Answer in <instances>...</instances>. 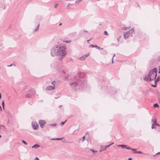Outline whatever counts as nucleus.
Masks as SVG:
<instances>
[{
  "instance_id": "14",
  "label": "nucleus",
  "mask_w": 160,
  "mask_h": 160,
  "mask_svg": "<svg viewBox=\"0 0 160 160\" xmlns=\"http://www.w3.org/2000/svg\"><path fill=\"white\" fill-rule=\"evenodd\" d=\"M39 24L37 26L36 28L34 30L33 32H35L36 31H38L39 28Z\"/></svg>"
},
{
  "instance_id": "22",
  "label": "nucleus",
  "mask_w": 160,
  "mask_h": 160,
  "mask_svg": "<svg viewBox=\"0 0 160 160\" xmlns=\"http://www.w3.org/2000/svg\"><path fill=\"white\" fill-rule=\"evenodd\" d=\"M95 48H96V49H100V50L103 49V48H100V47H99V46H98L97 45H96L95 46Z\"/></svg>"
},
{
  "instance_id": "50",
  "label": "nucleus",
  "mask_w": 160,
  "mask_h": 160,
  "mask_svg": "<svg viewBox=\"0 0 160 160\" xmlns=\"http://www.w3.org/2000/svg\"><path fill=\"white\" fill-rule=\"evenodd\" d=\"M67 79H68V78L67 77H66L65 78V80H67Z\"/></svg>"
},
{
  "instance_id": "42",
  "label": "nucleus",
  "mask_w": 160,
  "mask_h": 160,
  "mask_svg": "<svg viewBox=\"0 0 160 160\" xmlns=\"http://www.w3.org/2000/svg\"><path fill=\"white\" fill-rule=\"evenodd\" d=\"M74 4H70V3H69L68 5V6H67V7H68L70 5H73Z\"/></svg>"
},
{
  "instance_id": "46",
  "label": "nucleus",
  "mask_w": 160,
  "mask_h": 160,
  "mask_svg": "<svg viewBox=\"0 0 160 160\" xmlns=\"http://www.w3.org/2000/svg\"><path fill=\"white\" fill-rule=\"evenodd\" d=\"M117 40L118 41V42L119 41V38H118L117 39Z\"/></svg>"
},
{
  "instance_id": "9",
  "label": "nucleus",
  "mask_w": 160,
  "mask_h": 160,
  "mask_svg": "<svg viewBox=\"0 0 160 160\" xmlns=\"http://www.w3.org/2000/svg\"><path fill=\"white\" fill-rule=\"evenodd\" d=\"M89 53L85 54L80 57L79 59L81 60H84L86 57L89 56Z\"/></svg>"
},
{
  "instance_id": "37",
  "label": "nucleus",
  "mask_w": 160,
  "mask_h": 160,
  "mask_svg": "<svg viewBox=\"0 0 160 160\" xmlns=\"http://www.w3.org/2000/svg\"><path fill=\"white\" fill-rule=\"evenodd\" d=\"M85 136H83L82 138V140H83V141H84L85 139Z\"/></svg>"
},
{
  "instance_id": "27",
  "label": "nucleus",
  "mask_w": 160,
  "mask_h": 160,
  "mask_svg": "<svg viewBox=\"0 0 160 160\" xmlns=\"http://www.w3.org/2000/svg\"><path fill=\"white\" fill-rule=\"evenodd\" d=\"M156 79L158 81H159L160 80V76H158L157 78Z\"/></svg>"
},
{
  "instance_id": "41",
  "label": "nucleus",
  "mask_w": 160,
  "mask_h": 160,
  "mask_svg": "<svg viewBox=\"0 0 160 160\" xmlns=\"http://www.w3.org/2000/svg\"><path fill=\"white\" fill-rule=\"evenodd\" d=\"M51 139L52 140H56V138H52Z\"/></svg>"
},
{
  "instance_id": "24",
  "label": "nucleus",
  "mask_w": 160,
  "mask_h": 160,
  "mask_svg": "<svg viewBox=\"0 0 160 160\" xmlns=\"http://www.w3.org/2000/svg\"><path fill=\"white\" fill-rule=\"evenodd\" d=\"M56 124L55 123L53 124H51L49 125L50 126H52L53 127H55L56 126Z\"/></svg>"
},
{
  "instance_id": "40",
  "label": "nucleus",
  "mask_w": 160,
  "mask_h": 160,
  "mask_svg": "<svg viewBox=\"0 0 160 160\" xmlns=\"http://www.w3.org/2000/svg\"><path fill=\"white\" fill-rule=\"evenodd\" d=\"M158 61H160V56L158 57Z\"/></svg>"
},
{
  "instance_id": "58",
  "label": "nucleus",
  "mask_w": 160,
  "mask_h": 160,
  "mask_svg": "<svg viewBox=\"0 0 160 160\" xmlns=\"http://www.w3.org/2000/svg\"><path fill=\"white\" fill-rule=\"evenodd\" d=\"M115 56V54H114L113 55V57H114V56Z\"/></svg>"
},
{
  "instance_id": "25",
  "label": "nucleus",
  "mask_w": 160,
  "mask_h": 160,
  "mask_svg": "<svg viewBox=\"0 0 160 160\" xmlns=\"http://www.w3.org/2000/svg\"><path fill=\"white\" fill-rule=\"evenodd\" d=\"M2 105L3 107V108L4 110V101H2Z\"/></svg>"
},
{
  "instance_id": "51",
  "label": "nucleus",
  "mask_w": 160,
  "mask_h": 160,
  "mask_svg": "<svg viewBox=\"0 0 160 160\" xmlns=\"http://www.w3.org/2000/svg\"><path fill=\"white\" fill-rule=\"evenodd\" d=\"M93 152H97V151H94L93 150H92V151Z\"/></svg>"
},
{
  "instance_id": "61",
  "label": "nucleus",
  "mask_w": 160,
  "mask_h": 160,
  "mask_svg": "<svg viewBox=\"0 0 160 160\" xmlns=\"http://www.w3.org/2000/svg\"><path fill=\"white\" fill-rule=\"evenodd\" d=\"M2 137V135H0V138H1Z\"/></svg>"
},
{
  "instance_id": "54",
  "label": "nucleus",
  "mask_w": 160,
  "mask_h": 160,
  "mask_svg": "<svg viewBox=\"0 0 160 160\" xmlns=\"http://www.w3.org/2000/svg\"><path fill=\"white\" fill-rule=\"evenodd\" d=\"M160 154V152H159L158 153H156V154Z\"/></svg>"
},
{
  "instance_id": "55",
  "label": "nucleus",
  "mask_w": 160,
  "mask_h": 160,
  "mask_svg": "<svg viewBox=\"0 0 160 160\" xmlns=\"http://www.w3.org/2000/svg\"><path fill=\"white\" fill-rule=\"evenodd\" d=\"M0 108L1 109V111H2V109L1 108V107L0 105Z\"/></svg>"
},
{
  "instance_id": "30",
  "label": "nucleus",
  "mask_w": 160,
  "mask_h": 160,
  "mask_svg": "<svg viewBox=\"0 0 160 160\" xmlns=\"http://www.w3.org/2000/svg\"><path fill=\"white\" fill-rule=\"evenodd\" d=\"M104 35H108V34L107 32L106 31H104Z\"/></svg>"
},
{
  "instance_id": "59",
  "label": "nucleus",
  "mask_w": 160,
  "mask_h": 160,
  "mask_svg": "<svg viewBox=\"0 0 160 160\" xmlns=\"http://www.w3.org/2000/svg\"><path fill=\"white\" fill-rule=\"evenodd\" d=\"M151 121H152V122H154V121H153V119H152L151 120Z\"/></svg>"
},
{
  "instance_id": "2",
  "label": "nucleus",
  "mask_w": 160,
  "mask_h": 160,
  "mask_svg": "<svg viewBox=\"0 0 160 160\" xmlns=\"http://www.w3.org/2000/svg\"><path fill=\"white\" fill-rule=\"evenodd\" d=\"M87 81L84 80L83 81L80 79H78L77 77L75 76L73 78V82L70 83L69 85L72 87H76L79 86L80 88L79 89H84L86 88V85L87 84Z\"/></svg>"
},
{
  "instance_id": "20",
  "label": "nucleus",
  "mask_w": 160,
  "mask_h": 160,
  "mask_svg": "<svg viewBox=\"0 0 160 160\" xmlns=\"http://www.w3.org/2000/svg\"><path fill=\"white\" fill-rule=\"evenodd\" d=\"M102 53L104 54H107L108 53V52L107 51L105 50H103L102 51Z\"/></svg>"
},
{
  "instance_id": "48",
  "label": "nucleus",
  "mask_w": 160,
  "mask_h": 160,
  "mask_svg": "<svg viewBox=\"0 0 160 160\" xmlns=\"http://www.w3.org/2000/svg\"><path fill=\"white\" fill-rule=\"evenodd\" d=\"M113 57L112 58V63H113Z\"/></svg>"
},
{
  "instance_id": "39",
  "label": "nucleus",
  "mask_w": 160,
  "mask_h": 160,
  "mask_svg": "<svg viewBox=\"0 0 160 160\" xmlns=\"http://www.w3.org/2000/svg\"><path fill=\"white\" fill-rule=\"evenodd\" d=\"M35 160H39V159L38 158L36 157L35 159Z\"/></svg>"
},
{
  "instance_id": "26",
  "label": "nucleus",
  "mask_w": 160,
  "mask_h": 160,
  "mask_svg": "<svg viewBox=\"0 0 160 160\" xmlns=\"http://www.w3.org/2000/svg\"><path fill=\"white\" fill-rule=\"evenodd\" d=\"M154 123H153L152 124V125L151 128L152 129H154V128H156L154 126Z\"/></svg>"
},
{
  "instance_id": "10",
  "label": "nucleus",
  "mask_w": 160,
  "mask_h": 160,
  "mask_svg": "<svg viewBox=\"0 0 160 160\" xmlns=\"http://www.w3.org/2000/svg\"><path fill=\"white\" fill-rule=\"evenodd\" d=\"M54 89V86L52 85L48 86L46 88V90H51Z\"/></svg>"
},
{
  "instance_id": "49",
  "label": "nucleus",
  "mask_w": 160,
  "mask_h": 160,
  "mask_svg": "<svg viewBox=\"0 0 160 160\" xmlns=\"http://www.w3.org/2000/svg\"><path fill=\"white\" fill-rule=\"evenodd\" d=\"M128 160H132V158H129Z\"/></svg>"
},
{
  "instance_id": "36",
  "label": "nucleus",
  "mask_w": 160,
  "mask_h": 160,
  "mask_svg": "<svg viewBox=\"0 0 160 160\" xmlns=\"http://www.w3.org/2000/svg\"><path fill=\"white\" fill-rule=\"evenodd\" d=\"M122 29L123 30H126L127 29V28H126L125 27H123L122 28Z\"/></svg>"
},
{
  "instance_id": "57",
  "label": "nucleus",
  "mask_w": 160,
  "mask_h": 160,
  "mask_svg": "<svg viewBox=\"0 0 160 160\" xmlns=\"http://www.w3.org/2000/svg\"><path fill=\"white\" fill-rule=\"evenodd\" d=\"M62 23H60L59 24V26H60V25H62Z\"/></svg>"
},
{
  "instance_id": "3",
  "label": "nucleus",
  "mask_w": 160,
  "mask_h": 160,
  "mask_svg": "<svg viewBox=\"0 0 160 160\" xmlns=\"http://www.w3.org/2000/svg\"><path fill=\"white\" fill-rule=\"evenodd\" d=\"M157 69L156 68H154L150 70L149 72V73L143 78V79L148 82L155 80L157 76Z\"/></svg>"
},
{
  "instance_id": "52",
  "label": "nucleus",
  "mask_w": 160,
  "mask_h": 160,
  "mask_svg": "<svg viewBox=\"0 0 160 160\" xmlns=\"http://www.w3.org/2000/svg\"><path fill=\"white\" fill-rule=\"evenodd\" d=\"M90 39H89V40H87V42H88V43H89V41H90Z\"/></svg>"
},
{
  "instance_id": "32",
  "label": "nucleus",
  "mask_w": 160,
  "mask_h": 160,
  "mask_svg": "<svg viewBox=\"0 0 160 160\" xmlns=\"http://www.w3.org/2000/svg\"><path fill=\"white\" fill-rule=\"evenodd\" d=\"M130 150H131L133 151H134L135 152H136V149H135L131 148H130Z\"/></svg>"
},
{
  "instance_id": "6",
  "label": "nucleus",
  "mask_w": 160,
  "mask_h": 160,
  "mask_svg": "<svg viewBox=\"0 0 160 160\" xmlns=\"http://www.w3.org/2000/svg\"><path fill=\"white\" fill-rule=\"evenodd\" d=\"M32 128L34 130L37 129L38 127V124L36 122H33L32 123Z\"/></svg>"
},
{
  "instance_id": "23",
  "label": "nucleus",
  "mask_w": 160,
  "mask_h": 160,
  "mask_svg": "<svg viewBox=\"0 0 160 160\" xmlns=\"http://www.w3.org/2000/svg\"><path fill=\"white\" fill-rule=\"evenodd\" d=\"M22 142L25 145H28V143L26 142L24 140H22Z\"/></svg>"
},
{
  "instance_id": "13",
  "label": "nucleus",
  "mask_w": 160,
  "mask_h": 160,
  "mask_svg": "<svg viewBox=\"0 0 160 160\" xmlns=\"http://www.w3.org/2000/svg\"><path fill=\"white\" fill-rule=\"evenodd\" d=\"M40 147V146L38 144H35L32 146V148H33L37 149Z\"/></svg>"
},
{
  "instance_id": "38",
  "label": "nucleus",
  "mask_w": 160,
  "mask_h": 160,
  "mask_svg": "<svg viewBox=\"0 0 160 160\" xmlns=\"http://www.w3.org/2000/svg\"><path fill=\"white\" fill-rule=\"evenodd\" d=\"M158 80H157L156 79L155 80V81H154V83H155V84H156L157 82H158Z\"/></svg>"
},
{
  "instance_id": "45",
  "label": "nucleus",
  "mask_w": 160,
  "mask_h": 160,
  "mask_svg": "<svg viewBox=\"0 0 160 160\" xmlns=\"http://www.w3.org/2000/svg\"><path fill=\"white\" fill-rule=\"evenodd\" d=\"M55 82V81H53V82H52V84L53 85V86H54V82Z\"/></svg>"
},
{
  "instance_id": "5",
  "label": "nucleus",
  "mask_w": 160,
  "mask_h": 160,
  "mask_svg": "<svg viewBox=\"0 0 160 160\" xmlns=\"http://www.w3.org/2000/svg\"><path fill=\"white\" fill-rule=\"evenodd\" d=\"M39 122L40 126L41 128H43L45 124L46 123V122L43 120H39Z\"/></svg>"
},
{
  "instance_id": "1",
  "label": "nucleus",
  "mask_w": 160,
  "mask_h": 160,
  "mask_svg": "<svg viewBox=\"0 0 160 160\" xmlns=\"http://www.w3.org/2000/svg\"><path fill=\"white\" fill-rule=\"evenodd\" d=\"M66 48L65 46H58V45L55 46L51 49V54L52 56H57L60 57L58 59L62 60L67 54Z\"/></svg>"
},
{
  "instance_id": "35",
  "label": "nucleus",
  "mask_w": 160,
  "mask_h": 160,
  "mask_svg": "<svg viewBox=\"0 0 160 160\" xmlns=\"http://www.w3.org/2000/svg\"><path fill=\"white\" fill-rule=\"evenodd\" d=\"M58 5V3L55 4V5L54 8H56Z\"/></svg>"
},
{
  "instance_id": "53",
  "label": "nucleus",
  "mask_w": 160,
  "mask_h": 160,
  "mask_svg": "<svg viewBox=\"0 0 160 160\" xmlns=\"http://www.w3.org/2000/svg\"><path fill=\"white\" fill-rule=\"evenodd\" d=\"M61 106H62V105H59V108H61Z\"/></svg>"
},
{
  "instance_id": "33",
  "label": "nucleus",
  "mask_w": 160,
  "mask_h": 160,
  "mask_svg": "<svg viewBox=\"0 0 160 160\" xmlns=\"http://www.w3.org/2000/svg\"><path fill=\"white\" fill-rule=\"evenodd\" d=\"M64 42H66V43H69L71 42L70 41H68V40L65 41Z\"/></svg>"
},
{
  "instance_id": "12",
  "label": "nucleus",
  "mask_w": 160,
  "mask_h": 160,
  "mask_svg": "<svg viewBox=\"0 0 160 160\" xmlns=\"http://www.w3.org/2000/svg\"><path fill=\"white\" fill-rule=\"evenodd\" d=\"M101 149L100 150V152L102 151H104L106 150V148L105 147V146H103L101 145L100 147Z\"/></svg>"
},
{
  "instance_id": "34",
  "label": "nucleus",
  "mask_w": 160,
  "mask_h": 160,
  "mask_svg": "<svg viewBox=\"0 0 160 160\" xmlns=\"http://www.w3.org/2000/svg\"><path fill=\"white\" fill-rule=\"evenodd\" d=\"M156 85H157V84H155L154 85L152 84V87H156Z\"/></svg>"
},
{
  "instance_id": "60",
  "label": "nucleus",
  "mask_w": 160,
  "mask_h": 160,
  "mask_svg": "<svg viewBox=\"0 0 160 160\" xmlns=\"http://www.w3.org/2000/svg\"><path fill=\"white\" fill-rule=\"evenodd\" d=\"M121 36H120L118 38H121Z\"/></svg>"
},
{
  "instance_id": "17",
  "label": "nucleus",
  "mask_w": 160,
  "mask_h": 160,
  "mask_svg": "<svg viewBox=\"0 0 160 160\" xmlns=\"http://www.w3.org/2000/svg\"><path fill=\"white\" fill-rule=\"evenodd\" d=\"M153 106L155 108H159V106L157 103H155L153 105Z\"/></svg>"
},
{
  "instance_id": "44",
  "label": "nucleus",
  "mask_w": 160,
  "mask_h": 160,
  "mask_svg": "<svg viewBox=\"0 0 160 160\" xmlns=\"http://www.w3.org/2000/svg\"><path fill=\"white\" fill-rule=\"evenodd\" d=\"M12 66V64H11V65H8L7 66L8 67H9Z\"/></svg>"
},
{
  "instance_id": "31",
  "label": "nucleus",
  "mask_w": 160,
  "mask_h": 160,
  "mask_svg": "<svg viewBox=\"0 0 160 160\" xmlns=\"http://www.w3.org/2000/svg\"><path fill=\"white\" fill-rule=\"evenodd\" d=\"M82 0H77V1H76L75 2V3H79V2L82 1Z\"/></svg>"
},
{
  "instance_id": "4",
  "label": "nucleus",
  "mask_w": 160,
  "mask_h": 160,
  "mask_svg": "<svg viewBox=\"0 0 160 160\" xmlns=\"http://www.w3.org/2000/svg\"><path fill=\"white\" fill-rule=\"evenodd\" d=\"M134 30L133 29H131L129 31L126 32L124 34V37L125 39H126L128 38L130 36H132L133 33L134 32Z\"/></svg>"
},
{
  "instance_id": "8",
  "label": "nucleus",
  "mask_w": 160,
  "mask_h": 160,
  "mask_svg": "<svg viewBox=\"0 0 160 160\" xmlns=\"http://www.w3.org/2000/svg\"><path fill=\"white\" fill-rule=\"evenodd\" d=\"M78 75L79 78H82L84 77L85 74L84 73L80 72L78 73Z\"/></svg>"
},
{
  "instance_id": "29",
  "label": "nucleus",
  "mask_w": 160,
  "mask_h": 160,
  "mask_svg": "<svg viewBox=\"0 0 160 160\" xmlns=\"http://www.w3.org/2000/svg\"><path fill=\"white\" fill-rule=\"evenodd\" d=\"M95 46L96 45H89V47H92V48H94V47H95Z\"/></svg>"
},
{
  "instance_id": "16",
  "label": "nucleus",
  "mask_w": 160,
  "mask_h": 160,
  "mask_svg": "<svg viewBox=\"0 0 160 160\" xmlns=\"http://www.w3.org/2000/svg\"><path fill=\"white\" fill-rule=\"evenodd\" d=\"M32 97L31 94H30L29 93H28L26 94V98H31Z\"/></svg>"
},
{
  "instance_id": "62",
  "label": "nucleus",
  "mask_w": 160,
  "mask_h": 160,
  "mask_svg": "<svg viewBox=\"0 0 160 160\" xmlns=\"http://www.w3.org/2000/svg\"><path fill=\"white\" fill-rule=\"evenodd\" d=\"M101 25V24H100L99 25H100H100Z\"/></svg>"
},
{
  "instance_id": "11",
  "label": "nucleus",
  "mask_w": 160,
  "mask_h": 160,
  "mask_svg": "<svg viewBox=\"0 0 160 160\" xmlns=\"http://www.w3.org/2000/svg\"><path fill=\"white\" fill-rule=\"evenodd\" d=\"M29 93L31 94L32 96L33 95L35 94V91L34 90L32 89L31 90L29 91Z\"/></svg>"
},
{
  "instance_id": "15",
  "label": "nucleus",
  "mask_w": 160,
  "mask_h": 160,
  "mask_svg": "<svg viewBox=\"0 0 160 160\" xmlns=\"http://www.w3.org/2000/svg\"><path fill=\"white\" fill-rule=\"evenodd\" d=\"M153 123L155 126H157L159 127L160 125L156 122V119H155L153 122Z\"/></svg>"
},
{
  "instance_id": "43",
  "label": "nucleus",
  "mask_w": 160,
  "mask_h": 160,
  "mask_svg": "<svg viewBox=\"0 0 160 160\" xmlns=\"http://www.w3.org/2000/svg\"><path fill=\"white\" fill-rule=\"evenodd\" d=\"M158 72L159 73H160V66H159V71Z\"/></svg>"
},
{
  "instance_id": "21",
  "label": "nucleus",
  "mask_w": 160,
  "mask_h": 160,
  "mask_svg": "<svg viewBox=\"0 0 160 160\" xmlns=\"http://www.w3.org/2000/svg\"><path fill=\"white\" fill-rule=\"evenodd\" d=\"M133 153H137L140 154H141L142 153V152L141 151H136L133 152Z\"/></svg>"
},
{
  "instance_id": "28",
  "label": "nucleus",
  "mask_w": 160,
  "mask_h": 160,
  "mask_svg": "<svg viewBox=\"0 0 160 160\" xmlns=\"http://www.w3.org/2000/svg\"><path fill=\"white\" fill-rule=\"evenodd\" d=\"M63 138H56V140H62L63 139Z\"/></svg>"
},
{
  "instance_id": "56",
  "label": "nucleus",
  "mask_w": 160,
  "mask_h": 160,
  "mask_svg": "<svg viewBox=\"0 0 160 160\" xmlns=\"http://www.w3.org/2000/svg\"><path fill=\"white\" fill-rule=\"evenodd\" d=\"M83 32H88L86 30H84L83 31Z\"/></svg>"
},
{
  "instance_id": "7",
  "label": "nucleus",
  "mask_w": 160,
  "mask_h": 160,
  "mask_svg": "<svg viewBox=\"0 0 160 160\" xmlns=\"http://www.w3.org/2000/svg\"><path fill=\"white\" fill-rule=\"evenodd\" d=\"M118 147H121L122 148H126L128 150H130V148L129 147H127V146L125 145H118Z\"/></svg>"
},
{
  "instance_id": "47",
  "label": "nucleus",
  "mask_w": 160,
  "mask_h": 160,
  "mask_svg": "<svg viewBox=\"0 0 160 160\" xmlns=\"http://www.w3.org/2000/svg\"><path fill=\"white\" fill-rule=\"evenodd\" d=\"M2 98V95L1 93H0V99H1Z\"/></svg>"
},
{
  "instance_id": "18",
  "label": "nucleus",
  "mask_w": 160,
  "mask_h": 160,
  "mask_svg": "<svg viewBox=\"0 0 160 160\" xmlns=\"http://www.w3.org/2000/svg\"><path fill=\"white\" fill-rule=\"evenodd\" d=\"M67 121V120H66L64 122H60V125L61 126H63L65 123V122Z\"/></svg>"
},
{
  "instance_id": "19",
  "label": "nucleus",
  "mask_w": 160,
  "mask_h": 160,
  "mask_svg": "<svg viewBox=\"0 0 160 160\" xmlns=\"http://www.w3.org/2000/svg\"><path fill=\"white\" fill-rule=\"evenodd\" d=\"M113 143H114V142H112L111 144H110L109 145H106V146H105V147L107 148L109 147L110 146H111V145H112Z\"/></svg>"
}]
</instances>
